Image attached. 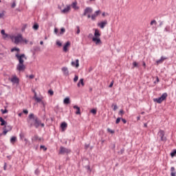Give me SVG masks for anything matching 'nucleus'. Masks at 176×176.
Segmentation results:
<instances>
[{
	"instance_id": "nucleus-1",
	"label": "nucleus",
	"mask_w": 176,
	"mask_h": 176,
	"mask_svg": "<svg viewBox=\"0 0 176 176\" xmlns=\"http://www.w3.org/2000/svg\"><path fill=\"white\" fill-rule=\"evenodd\" d=\"M28 123L30 124V127H32V126H34L36 129H38L39 126L41 127H45V124L42 123L39 119H38V117H35L34 113H31L29 115V120Z\"/></svg>"
},
{
	"instance_id": "nucleus-2",
	"label": "nucleus",
	"mask_w": 176,
	"mask_h": 176,
	"mask_svg": "<svg viewBox=\"0 0 176 176\" xmlns=\"http://www.w3.org/2000/svg\"><path fill=\"white\" fill-rule=\"evenodd\" d=\"M101 32L98 29H95L94 36L92 38V42H94L96 45H101Z\"/></svg>"
},
{
	"instance_id": "nucleus-3",
	"label": "nucleus",
	"mask_w": 176,
	"mask_h": 176,
	"mask_svg": "<svg viewBox=\"0 0 176 176\" xmlns=\"http://www.w3.org/2000/svg\"><path fill=\"white\" fill-rule=\"evenodd\" d=\"M10 39L15 43V45H19V43H21V41H23V35L18 34L16 36H12Z\"/></svg>"
},
{
	"instance_id": "nucleus-4",
	"label": "nucleus",
	"mask_w": 176,
	"mask_h": 176,
	"mask_svg": "<svg viewBox=\"0 0 176 176\" xmlns=\"http://www.w3.org/2000/svg\"><path fill=\"white\" fill-rule=\"evenodd\" d=\"M15 57H16L19 63L21 64H24V60H27V57L25 56V54H19V53H16L15 54Z\"/></svg>"
},
{
	"instance_id": "nucleus-5",
	"label": "nucleus",
	"mask_w": 176,
	"mask_h": 176,
	"mask_svg": "<svg viewBox=\"0 0 176 176\" xmlns=\"http://www.w3.org/2000/svg\"><path fill=\"white\" fill-rule=\"evenodd\" d=\"M167 93H164L161 96V97L153 99L154 102H157V104H162L166 98H167Z\"/></svg>"
},
{
	"instance_id": "nucleus-6",
	"label": "nucleus",
	"mask_w": 176,
	"mask_h": 176,
	"mask_svg": "<svg viewBox=\"0 0 176 176\" xmlns=\"http://www.w3.org/2000/svg\"><path fill=\"white\" fill-rule=\"evenodd\" d=\"M70 153H71V150L69 148H67L65 147L60 146V151H59L60 155H65V153L68 154Z\"/></svg>"
},
{
	"instance_id": "nucleus-7",
	"label": "nucleus",
	"mask_w": 176,
	"mask_h": 176,
	"mask_svg": "<svg viewBox=\"0 0 176 176\" xmlns=\"http://www.w3.org/2000/svg\"><path fill=\"white\" fill-rule=\"evenodd\" d=\"M1 34L2 35V38H3V39H4V41H8V39H10V37L12 36L10 35L6 34L5 32V30H1Z\"/></svg>"
},
{
	"instance_id": "nucleus-8",
	"label": "nucleus",
	"mask_w": 176,
	"mask_h": 176,
	"mask_svg": "<svg viewBox=\"0 0 176 176\" xmlns=\"http://www.w3.org/2000/svg\"><path fill=\"white\" fill-rule=\"evenodd\" d=\"M16 69L17 71H19V72H23L25 70V66L24 65V63H18L16 65Z\"/></svg>"
},
{
	"instance_id": "nucleus-9",
	"label": "nucleus",
	"mask_w": 176,
	"mask_h": 176,
	"mask_svg": "<svg viewBox=\"0 0 176 176\" xmlns=\"http://www.w3.org/2000/svg\"><path fill=\"white\" fill-rule=\"evenodd\" d=\"M93 13V8L91 7H87L84 10L83 16H86L87 14H90Z\"/></svg>"
},
{
	"instance_id": "nucleus-10",
	"label": "nucleus",
	"mask_w": 176,
	"mask_h": 176,
	"mask_svg": "<svg viewBox=\"0 0 176 176\" xmlns=\"http://www.w3.org/2000/svg\"><path fill=\"white\" fill-rule=\"evenodd\" d=\"M101 14V10H97L92 15H91V20L94 21L96 19H97L98 16H100Z\"/></svg>"
},
{
	"instance_id": "nucleus-11",
	"label": "nucleus",
	"mask_w": 176,
	"mask_h": 176,
	"mask_svg": "<svg viewBox=\"0 0 176 176\" xmlns=\"http://www.w3.org/2000/svg\"><path fill=\"white\" fill-rule=\"evenodd\" d=\"M107 24H108V21L107 20H104L102 22H100L98 23V27H100V28H101L102 30L105 28V25H107Z\"/></svg>"
},
{
	"instance_id": "nucleus-12",
	"label": "nucleus",
	"mask_w": 176,
	"mask_h": 176,
	"mask_svg": "<svg viewBox=\"0 0 176 176\" xmlns=\"http://www.w3.org/2000/svg\"><path fill=\"white\" fill-rule=\"evenodd\" d=\"M61 71L65 76H68L69 75V71L68 70V67H63L61 68Z\"/></svg>"
},
{
	"instance_id": "nucleus-13",
	"label": "nucleus",
	"mask_w": 176,
	"mask_h": 176,
	"mask_svg": "<svg viewBox=\"0 0 176 176\" xmlns=\"http://www.w3.org/2000/svg\"><path fill=\"white\" fill-rule=\"evenodd\" d=\"M164 60H167V57L166 56H162L160 58V59L157 60L156 61V64L157 65H159V64H163V62L164 61Z\"/></svg>"
},
{
	"instance_id": "nucleus-14",
	"label": "nucleus",
	"mask_w": 176,
	"mask_h": 176,
	"mask_svg": "<svg viewBox=\"0 0 176 176\" xmlns=\"http://www.w3.org/2000/svg\"><path fill=\"white\" fill-rule=\"evenodd\" d=\"M71 46V43L69 41H67L65 45L63 46V52H65V53H67V52H68V47Z\"/></svg>"
},
{
	"instance_id": "nucleus-15",
	"label": "nucleus",
	"mask_w": 176,
	"mask_h": 176,
	"mask_svg": "<svg viewBox=\"0 0 176 176\" xmlns=\"http://www.w3.org/2000/svg\"><path fill=\"white\" fill-rule=\"evenodd\" d=\"M71 10V6H67V7L61 10V13H63L64 14L68 13Z\"/></svg>"
},
{
	"instance_id": "nucleus-16",
	"label": "nucleus",
	"mask_w": 176,
	"mask_h": 176,
	"mask_svg": "<svg viewBox=\"0 0 176 176\" xmlns=\"http://www.w3.org/2000/svg\"><path fill=\"white\" fill-rule=\"evenodd\" d=\"M10 81L12 83H19V78L16 76H12V77L10 78Z\"/></svg>"
},
{
	"instance_id": "nucleus-17",
	"label": "nucleus",
	"mask_w": 176,
	"mask_h": 176,
	"mask_svg": "<svg viewBox=\"0 0 176 176\" xmlns=\"http://www.w3.org/2000/svg\"><path fill=\"white\" fill-rule=\"evenodd\" d=\"M72 67H76V68H78L79 67V59H76V62L75 61H72L71 63Z\"/></svg>"
},
{
	"instance_id": "nucleus-18",
	"label": "nucleus",
	"mask_w": 176,
	"mask_h": 176,
	"mask_svg": "<svg viewBox=\"0 0 176 176\" xmlns=\"http://www.w3.org/2000/svg\"><path fill=\"white\" fill-rule=\"evenodd\" d=\"M60 127L62 129V131H65L67 130V127H68V124L67 122H62L60 124Z\"/></svg>"
},
{
	"instance_id": "nucleus-19",
	"label": "nucleus",
	"mask_w": 176,
	"mask_h": 176,
	"mask_svg": "<svg viewBox=\"0 0 176 176\" xmlns=\"http://www.w3.org/2000/svg\"><path fill=\"white\" fill-rule=\"evenodd\" d=\"M32 142H34L35 141H42V138H39L37 135H35L32 138Z\"/></svg>"
},
{
	"instance_id": "nucleus-20",
	"label": "nucleus",
	"mask_w": 176,
	"mask_h": 176,
	"mask_svg": "<svg viewBox=\"0 0 176 176\" xmlns=\"http://www.w3.org/2000/svg\"><path fill=\"white\" fill-rule=\"evenodd\" d=\"M158 135L161 138V141H164V131L160 130L158 133Z\"/></svg>"
},
{
	"instance_id": "nucleus-21",
	"label": "nucleus",
	"mask_w": 176,
	"mask_h": 176,
	"mask_svg": "<svg viewBox=\"0 0 176 176\" xmlns=\"http://www.w3.org/2000/svg\"><path fill=\"white\" fill-rule=\"evenodd\" d=\"M74 109H76V115H80V107L75 105L73 107Z\"/></svg>"
},
{
	"instance_id": "nucleus-22",
	"label": "nucleus",
	"mask_w": 176,
	"mask_h": 176,
	"mask_svg": "<svg viewBox=\"0 0 176 176\" xmlns=\"http://www.w3.org/2000/svg\"><path fill=\"white\" fill-rule=\"evenodd\" d=\"M10 142L12 144V145H14V143H16L17 142V137L16 136H12L10 138Z\"/></svg>"
},
{
	"instance_id": "nucleus-23",
	"label": "nucleus",
	"mask_w": 176,
	"mask_h": 176,
	"mask_svg": "<svg viewBox=\"0 0 176 176\" xmlns=\"http://www.w3.org/2000/svg\"><path fill=\"white\" fill-rule=\"evenodd\" d=\"M80 85H81V86H85V82H84V80H83V78H81L80 80H79V82H78V84H77V86H78V87H80Z\"/></svg>"
},
{
	"instance_id": "nucleus-24",
	"label": "nucleus",
	"mask_w": 176,
	"mask_h": 176,
	"mask_svg": "<svg viewBox=\"0 0 176 176\" xmlns=\"http://www.w3.org/2000/svg\"><path fill=\"white\" fill-rule=\"evenodd\" d=\"M170 171H171L170 173L171 176H176L175 168H174V166H172L170 168Z\"/></svg>"
},
{
	"instance_id": "nucleus-25",
	"label": "nucleus",
	"mask_w": 176,
	"mask_h": 176,
	"mask_svg": "<svg viewBox=\"0 0 176 176\" xmlns=\"http://www.w3.org/2000/svg\"><path fill=\"white\" fill-rule=\"evenodd\" d=\"M63 103L65 104L66 105H67L68 104H70L71 100H69V97L65 98L63 100Z\"/></svg>"
},
{
	"instance_id": "nucleus-26",
	"label": "nucleus",
	"mask_w": 176,
	"mask_h": 176,
	"mask_svg": "<svg viewBox=\"0 0 176 176\" xmlns=\"http://www.w3.org/2000/svg\"><path fill=\"white\" fill-rule=\"evenodd\" d=\"M72 6L73 9H74V10H78V9H79V7H78V3H76V2H74L72 4Z\"/></svg>"
},
{
	"instance_id": "nucleus-27",
	"label": "nucleus",
	"mask_w": 176,
	"mask_h": 176,
	"mask_svg": "<svg viewBox=\"0 0 176 176\" xmlns=\"http://www.w3.org/2000/svg\"><path fill=\"white\" fill-rule=\"evenodd\" d=\"M34 100L36 102L41 103L43 100V96L37 97Z\"/></svg>"
},
{
	"instance_id": "nucleus-28",
	"label": "nucleus",
	"mask_w": 176,
	"mask_h": 176,
	"mask_svg": "<svg viewBox=\"0 0 176 176\" xmlns=\"http://www.w3.org/2000/svg\"><path fill=\"white\" fill-rule=\"evenodd\" d=\"M21 43H23V45H28V40L27 38H24L22 37V41H21Z\"/></svg>"
},
{
	"instance_id": "nucleus-29",
	"label": "nucleus",
	"mask_w": 176,
	"mask_h": 176,
	"mask_svg": "<svg viewBox=\"0 0 176 176\" xmlns=\"http://www.w3.org/2000/svg\"><path fill=\"white\" fill-rule=\"evenodd\" d=\"M1 126H5L6 124V121L3 120L2 117H0Z\"/></svg>"
},
{
	"instance_id": "nucleus-30",
	"label": "nucleus",
	"mask_w": 176,
	"mask_h": 176,
	"mask_svg": "<svg viewBox=\"0 0 176 176\" xmlns=\"http://www.w3.org/2000/svg\"><path fill=\"white\" fill-rule=\"evenodd\" d=\"M11 52H17L18 54L19 53H20V48H17V47H15V48H12L11 50Z\"/></svg>"
},
{
	"instance_id": "nucleus-31",
	"label": "nucleus",
	"mask_w": 176,
	"mask_h": 176,
	"mask_svg": "<svg viewBox=\"0 0 176 176\" xmlns=\"http://www.w3.org/2000/svg\"><path fill=\"white\" fill-rule=\"evenodd\" d=\"M157 24V22L156 21V20H153L150 23V25H156Z\"/></svg>"
},
{
	"instance_id": "nucleus-32",
	"label": "nucleus",
	"mask_w": 176,
	"mask_h": 176,
	"mask_svg": "<svg viewBox=\"0 0 176 176\" xmlns=\"http://www.w3.org/2000/svg\"><path fill=\"white\" fill-rule=\"evenodd\" d=\"M56 45L57 46H58L59 47H61V46H63V43H61V41H60L59 40L56 41Z\"/></svg>"
},
{
	"instance_id": "nucleus-33",
	"label": "nucleus",
	"mask_w": 176,
	"mask_h": 176,
	"mask_svg": "<svg viewBox=\"0 0 176 176\" xmlns=\"http://www.w3.org/2000/svg\"><path fill=\"white\" fill-rule=\"evenodd\" d=\"M4 129H7V130H8V131H11L12 126H10V125L5 126Z\"/></svg>"
},
{
	"instance_id": "nucleus-34",
	"label": "nucleus",
	"mask_w": 176,
	"mask_h": 176,
	"mask_svg": "<svg viewBox=\"0 0 176 176\" xmlns=\"http://www.w3.org/2000/svg\"><path fill=\"white\" fill-rule=\"evenodd\" d=\"M8 133H9V130H8V129H6V128H3V135H6V134H8Z\"/></svg>"
},
{
	"instance_id": "nucleus-35",
	"label": "nucleus",
	"mask_w": 176,
	"mask_h": 176,
	"mask_svg": "<svg viewBox=\"0 0 176 176\" xmlns=\"http://www.w3.org/2000/svg\"><path fill=\"white\" fill-rule=\"evenodd\" d=\"M91 113H93V115L97 114V110L96 109H93L91 110Z\"/></svg>"
},
{
	"instance_id": "nucleus-36",
	"label": "nucleus",
	"mask_w": 176,
	"mask_h": 176,
	"mask_svg": "<svg viewBox=\"0 0 176 176\" xmlns=\"http://www.w3.org/2000/svg\"><path fill=\"white\" fill-rule=\"evenodd\" d=\"M118 114H119L120 116H123L124 115V111H123V109L120 110Z\"/></svg>"
},
{
	"instance_id": "nucleus-37",
	"label": "nucleus",
	"mask_w": 176,
	"mask_h": 176,
	"mask_svg": "<svg viewBox=\"0 0 176 176\" xmlns=\"http://www.w3.org/2000/svg\"><path fill=\"white\" fill-rule=\"evenodd\" d=\"M5 11L0 13V19H3V17H5Z\"/></svg>"
},
{
	"instance_id": "nucleus-38",
	"label": "nucleus",
	"mask_w": 176,
	"mask_h": 176,
	"mask_svg": "<svg viewBox=\"0 0 176 176\" xmlns=\"http://www.w3.org/2000/svg\"><path fill=\"white\" fill-rule=\"evenodd\" d=\"M39 28V25L38 24H34L33 25V29H34L36 31Z\"/></svg>"
},
{
	"instance_id": "nucleus-39",
	"label": "nucleus",
	"mask_w": 176,
	"mask_h": 176,
	"mask_svg": "<svg viewBox=\"0 0 176 176\" xmlns=\"http://www.w3.org/2000/svg\"><path fill=\"white\" fill-rule=\"evenodd\" d=\"M64 32H65V28H62L60 29V35H63V34H64Z\"/></svg>"
},
{
	"instance_id": "nucleus-40",
	"label": "nucleus",
	"mask_w": 176,
	"mask_h": 176,
	"mask_svg": "<svg viewBox=\"0 0 176 176\" xmlns=\"http://www.w3.org/2000/svg\"><path fill=\"white\" fill-rule=\"evenodd\" d=\"M133 68L138 67V63L137 62H133Z\"/></svg>"
},
{
	"instance_id": "nucleus-41",
	"label": "nucleus",
	"mask_w": 176,
	"mask_h": 176,
	"mask_svg": "<svg viewBox=\"0 0 176 176\" xmlns=\"http://www.w3.org/2000/svg\"><path fill=\"white\" fill-rule=\"evenodd\" d=\"M76 29H77L76 34L78 35V34H80V28H79V26H77Z\"/></svg>"
},
{
	"instance_id": "nucleus-42",
	"label": "nucleus",
	"mask_w": 176,
	"mask_h": 176,
	"mask_svg": "<svg viewBox=\"0 0 176 176\" xmlns=\"http://www.w3.org/2000/svg\"><path fill=\"white\" fill-rule=\"evenodd\" d=\"M40 104H41L44 108L46 107V102H45V100H43Z\"/></svg>"
},
{
	"instance_id": "nucleus-43",
	"label": "nucleus",
	"mask_w": 176,
	"mask_h": 176,
	"mask_svg": "<svg viewBox=\"0 0 176 176\" xmlns=\"http://www.w3.org/2000/svg\"><path fill=\"white\" fill-rule=\"evenodd\" d=\"M107 131L109 133H111V134H113L115 133V131L111 130V129H107Z\"/></svg>"
},
{
	"instance_id": "nucleus-44",
	"label": "nucleus",
	"mask_w": 176,
	"mask_h": 176,
	"mask_svg": "<svg viewBox=\"0 0 176 176\" xmlns=\"http://www.w3.org/2000/svg\"><path fill=\"white\" fill-rule=\"evenodd\" d=\"M176 155V150H175L173 152H172L170 153V155L172 156V157H174V156H175Z\"/></svg>"
},
{
	"instance_id": "nucleus-45",
	"label": "nucleus",
	"mask_w": 176,
	"mask_h": 176,
	"mask_svg": "<svg viewBox=\"0 0 176 176\" xmlns=\"http://www.w3.org/2000/svg\"><path fill=\"white\" fill-rule=\"evenodd\" d=\"M120 123V118H118L117 120H116V124H119Z\"/></svg>"
},
{
	"instance_id": "nucleus-46",
	"label": "nucleus",
	"mask_w": 176,
	"mask_h": 176,
	"mask_svg": "<svg viewBox=\"0 0 176 176\" xmlns=\"http://www.w3.org/2000/svg\"><path fill=\"white\" fill-rule=\"evenodd\" d=\"M1 112L3 115H5V113H8V110L7 109H1Z\"/></svg>"
},
{
	"instance_id": "nucleus-47",
	"label": "nucleus",
	"mask_w": 176,
	"mask_h": 176,
	"mask_svg": "<svg viewBox=\"0 0 176 176\" xmlns=\"http://www.w3.org/2000/svg\"><path fill=\"white\" fill-rule=\"evenodd\" d=\"M78 79H79V77L78 76H75L74 78V82H78Z\"/></svg>"
},
{
	"instance_id": "nucleus-48",
	"label": "nucleus",
	"mask_w": 176,
	"mask_h": 176,
	"mask_svg": "<svg viewBox=\"0 0 176 176\" xmlns=\"http://www.w3.org/2000/svg\"><path fill=\"white\" fill-rule=\"evenodd\" d=\"M41 149H44V151H47V148H46L45 146H41Z\"/></svg>"
},
{
	"instance_id": "nucleus-49",
	"label": "nucleus",
	"mask_w": 176,
	"mask_h": 176,
	"mask_svg": "<svg viewBox=\"0 0 176 176\" xmlns=\"http://www.w3.org/2000/svg\"><path fill=\"white\" fill-rule=\"evenodd\" d=\"M38 98V95L36 94V92L34 91V96L33 97L34 100Z\"/></svg>"
},
{
	"instance_id": "nucleus-50",
	"label": "nucleus",
	"mask_w": 176,
	"mask_h": 176,
	"mask_svg": "<svg viewBox=\"0 0 176 176\" xmlns=\"http://www.w3.org/2000/svg\"><path fill=\"white\" fill-rule=\"evenodd\" d=\"M113 111H116V109H118V105H116V104H114L113 105Z\"/></svg>"
},
{
	"instance_id": "nucleus-51",
	"label": "nucleus",
	"mask_w": 176,
	"mask_h": 176,
	"mask_svg": "<svg viewBox=\"0 0 176 176\" xmlns=\"http://www.w3.org/2000/svg\"><path fill=\"white\" fill-rule=\"evenodd\" d=\"M122 122H123L124 124L127 123V120H126L124 118H122Z\"/></svg>"
},
{
	"instance_id": "nucleus-52",
	"label": "nucleus",
	"mask_w": 176,
	"mask_h": 176,
	"mask_svg": "<svg viewBox=\"0 0 176 176\" xmlns=\"http://www.w3.org/2000/svg\"><path fill=\"white\" fill-rule=\"evenodd\" d=\"M112 86H113V81H111L109 87H112Z\"/></svg>"
},
{
	"instance_id": "nucleus-53",
	"label": "nucleus",
	"mask_w": 176,
	"mask_h": 176,
	"mask_svg": "<svg viewBox=\"0 0 176 176\" xmlns=\"http://www.w3.org/2000/svg\"><path fill=\"white\" fill-rule=\"evenodd\" d=\"M34 77L35 76L34 75H32V74L29 76L30 79H34Z\"/></svg>"
},
{
	"instance_id": "nucleus-54",
	"label": "nucleus",
	"mask_w": 176,
	"mask_h": 176,
	"mask_svg": "<svg viewBox=\"0 0 176 176\" xmlns=\"http://www.w3.org/2000/svg\"><path fill=\"white\" fill-rule=\"evenodd\" d=\"M11 8H16V3H13L11 6Z\"/></svg>"
},
{
	"instance_id": "nucleus-55",
	"label": "nucleus",
	"mask_w": 176,
	"mask_h": 176,
	"mask_svg": "<svg viewBox=\"0 0 176 176\" xmlns=\"http://www.w3.org/2000/svg\"><path fill=\"white\" fill-rule=\"evenodd\" d=\"M88 38H93V34L90 33V34L88 35Z\"/></svg>"
},
{
	"instance_id": "nucleus-56",
	"label": "nucleus",
	"mask_w": 176,
	"mask_h": 176,
	"mask_svg": "<svg viewBox=\"0 0 176 176\" xmlns=\"http://www.w3.org/2000/svg\"><path fill=\"white\" fill-rule=\"evenodd\" d=\"M48 93H50V94L51 95V96H53V94H54V92H53V91H48Z\"/></svg>"
},
{
	"instance_id": "nucleus-57",
	"label": "nucleus",
	"mask_w": 176,
	"mask_h": 176,
	"mask_svg": "<svg viewBox=\"0 0 176 176\" xmlns=\"http://www.w3.org/2000/svg\"><path fill=\"white\" fill-rule=\"evenodd\" d=\"M87 19H91V15L90 14H87Z\"/></svg>"
},
{
	"instance_id": "nucleus-58",
	"label": "nucleus",
	"mask_w": 176,
	"mask_h": 176,
	"mask_svg": "<svg viewBox=\"0 0 176 176\" xmlns=\"http://www.w3.org/2000/svg\"><path fill=\"white\" fill-rule=\"evenodd\" d=\"M23 113L27 115V113H28V110H23Z\"/></svg>"
},
{
	"instance_id": "nucleus-59",
	"label": "nucleus",
	"mask_w": 176,
	"mask_h": 176,
	"mask_svg": "<svg viewBox=\"0 0 176 176\" xmlns=\"http://www.w3.org/2000/svg\"><path fill=\"white\" fill-rule=\"evenodd\" d=\"M58 32V30H57V28H55V30H54L55 34H57Z\"/></svg>"
},
{
	"instance_id": "nucleus-60",
	"label": "nucleus",
	"mask_w": 176,
	"mask_h": 176,
	"mask_svg": "<svg viewBox=\"0 0 176 176\" xmlns=\"http://www.w3.org/2000/svg\"><path fill=\"white\" fill-rule=\"evenodd\" d=\"M6 167H7V165H6V163L4 164V166H3V168L4 170H6Z\"/></svg>"
},
{
	"instance_id": "nucleus-61",
	"label": "nucleus",
	"mask_w": 176,
	"mask_h": 176,
	"mask_svg": "<svg viewBox=\"0 0 176 176\" xmlns=\"http://www.w3.org/2000/svg\"><path fill=\"white\" fill-rule=\"evenodd\" d=\"M24 141H25V142L27 144V142H28V140L27 139V138H25L24 139Z\"/></svg>"
},
{
	"instance_id": "nucleus-62",
	"label": "nucleus",
	"mask_w": 176,
	"mask_h": 176,
	"mask_svg": "<svg viewBox=\"0 0 176 176\" xmlns=\"http://www.w3.org/2000/svg\"><path fill=\"white\" fill-rule=\"evenodd\" d=\"M20 137H21V139L23 140V138L24 137V135L21 134Z\"/></svg>"
},
{
	"instance_id": "nucleus-63",
	"label": "nucleus",
	"mask_w": 176,
	"mask_h": 176,
	"mask_svg": "<svg viewBox=\"0 0 176 176\" xmlns=\"http://www.w3.org/2000/svg\"><path fill=\"white\" fill-rule=\"evenodd\" d=\"M144 127H148V124L145 123V124H144Z\"/></svg>"
},
{
	"instance_id": "nucleus-64",
	"label": "nucleus",
	"mask_w": 176,
	"mask_h": 176,
	"mask_svg": "<svg viewBox=\"0 0 176 176\" xmlns=\"http://www.w3.org/2000/svg\"><path fill=\"white\" fill-rule=\"evenodd\" d=\"M137 119H138V120H140L141 119V117H140V116H138V117L137 118Z\"/></svg>"
}]
</instances>
